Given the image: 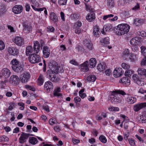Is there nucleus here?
Wrapping results in <instances>:
<instances>
[{"label": "nucleus", "mask_w": 146, "mask_h": 146, "mask_svg": "<svg viewBox=\"0 0 146 146\" xmlns=\"http://www.w3.org/2000/svg\"><path fill=\"white\" fill-rule=\"evenodd\" d=\"M130 26L127 24H121L117 27L114 28V33L119 35H124L127 33L129 31Z\"/></svg>", "instance_id": "1"}, {"label": "nucleus", "mask_w": 146, "mask_h": 146, "mask_svg": "<svg viewBox=\"0 0 146 146\" xmlns=\"http://www.w3.org/2000/svg\"><path fill=\"white\" fill-rule=\"evenodd\" d=\"M118 94H121L123 95H125V93L123 91L120 90H116L113 91L109 97L110 100L112 102H116L120 103L122 101V98L119 97Z\"/></svg>", "instance_id": "2"}, {"label": "nucleus", "mask_w": 146, "mask_h": 146, "mask_svg": "<svg viewBox=\"0 0 146 146\" xmlns=\"http://www.w3.org/2000/svg\"><path fill=\"white\" fill-rule=\"evenodd\" d=\"M40 44L37 41L34 42L33 52L37 54L39 52L40 49V44L41 47L43 46L44 45V42L42 40H40Z\"/></svg>", "instance_id": "3"}, {"label": "nucleus", "mask_w": 146, "mask_h": 146, "mask_svg": "<svg viewBox=\"0 0 146 146\" xmlns=\"http://www.w3.org/2000/svg\"><path fill=\"white\" fill-rule=\"evenodd\" d=\"M40 57L36 54L34 53L30 55L29 58V62L31 63H36L38 62L40 60Z\"/></svg>", "instance_id": "4"}, {"label": "nucleus", "mask_w": 146, "mask_h": 146, "mask_svg": "<svg viewBox=\"0 0 146 146\" xmlns=\"http://www.w3.org/2000/svg\"><path fill=\"white\" fill-rule=\"evenodd\" d=\"M14 42L19 46H21L23 45L24 43V39L20 36H16L13 40Z\"/></svg>", "instance_id": "5"}, {"label": "nucleus", "mask_w": 146, "mask_h": 146, "mask_svg": "<svg viewBox=\"0 0 146 146\" xmlns=\"http://www.w3.org/2000/svg\"><path fill=\"white\" fill-rule=\"evenodd\" d=\"M7 51L10 54L13 56H17L19 54L18 49L15 47H8Z\"/></svg>", "instance_id": "6"}, {"label": "nucleus", "mask_w": 146, "mask_h": 146, "mask_svg": "<svg viewBox=\"0 0 146 146\" xmlns=\"http://www.w3.org/2000/svg\"><path fill=\"white\" fill-rule=\"evenodd\" d=\"M30 76V74L29 73H24L20 76L21 80L23 83H26L28 81Z\"/></svg>", "instance_id": "7"}, {"label": "nucleus", "mask_w": 146, "mask_h": 146, "mask_svg": "<svg viewBox=\"0 0 146 146\" xmlns=\"http://www.w3.org/2000/svg\"><path fill=\"white\" fill-rule=\"evenodd\" d=\"M58 64L55 61H51L48 63L49 68L53 71H54V72H57L58 70Z\"/></svg>", "instance_id": "8"}, {"label": "nucleus", "mask_w": 146, "mask_h": 146, "mask_svg": "<svg viewBox=\"0 0 146 146\" xmlns=\"http://www.w3.org/2000/svg\"><path fill=\"white\" fill-rule=\"evenodd\" d=\"M29 135L27 133L22 132L19 139V142L21 143H23L26 142L29 137Z\"/></svg>", "instance_id": "9"}, {"label": "nucleus", "mask_w": 146, "mask_h": 146, "mask_svg": "<svg viewBox=\"0 0 146 146\" xmlns=\"http://www.w3.org/2000/svg\"><path fill=\"white\" fill-rule=\"evenodd\" d=\"M124 96L125 101L129 104H132L134 103L136 101V99L135 98L129 95H125Z\"/></svg>", "instance_id": "10"}, {"label": "nucleus", "mask_w": 146, "mask_h": 146, "mask_svg": "<svg viewBox=\"0 0 146 146\" xmlns=\"http://www.w3.org/2000/svg\"><path fill=\"white\" fill-rule=\"evenodd\" d=\"M23 7L21 5L15 6L12 9V11L15 14L20 13L22 11Z\"/></svg>", "instance_id": "11"}, {"label": "nucleus", "mask_w": 146, "mask_h": 146, "mask_svg": "<svg viewBox=\"0 0 146 146\" xmlns=\"http://www.w3.org/2000/svg\"><path fill=\"white\" fill-rule=\"evenodd\" d=\"M146 107V102H143L134 105L133 108L135 111H138L143 108Z\"/></svg>", "instance_id": "12"}, {"label": "nucleus", "mask_w": 146, "mask_h": 146, "mask_svg": "<svg viewBox=\"0 0 146 146\" xmlns=\"http://www.w3.org/2000/svg\"><path fill=\"white\" fill-rule=\"evenodd\" d=\"M122 69L120 68H115L114 70L113 74L114 76L116 78H118L121 76L124 73V71L122 70Z\"/></svg>", "instance_id": "13"}, {"label": "nucleus", "mask_w": 146, "mask_h": 146, "mask_svg": "<svg viewBox=\"0 0 146 146\" xmlns=\"http://www.w3.org/2000/svg\"><path fill=\"white\" fill-rule=\"evenodd\" d=\"M30 23L27 21H25L23 23L24 30L26 33H29L32 30V27Z\"/></svg>", "instance_id": "14"}, {"label": "nucleus", "mask_w": 146, "mask_h": 146, "mask_svg": "<svg viewBox=\"0 0 146 146\" xmlns=\"http://www.w3.org/2000/svg\"><path fill=\"white\" fill-rule=\"evenodd\" d=\"M44 87L45 90L49 91L53 88L52 83L50 81H47L45 83Z\"/></svg>", "instance_id": "15"}, {"label": "nucleus", "mask_w": 146, "mask_h": 146, "mask_svg": "<svg viewBox=\"0 0 146 146\" xmlns=\"http://www.w3.org/2000/svg\"><path fill=\"white\" fill-rule=\"evenodd\" d=\"M43 56L45 58L49 57L50 54V50L48 47L46 46H44L43 48Z\"/></svg>", "instance_id": "16"}, {"label": "nucleus", "mask_w": 146, "mask_h": 146, "mask_svg": "<svg viewBox=\"0 0 146 146\" xmlns=\"http://www.w3.org/2000/svg\"><path fill=\"white\" fill-rule=\"evenodd\" d=\"M1 73L6 78L9 77L11 74L10 71L7 68H4L3 69L1 72Z\"/></svg>", "instance_id": "17"}, {"label": "nucleus", "mask_w": 146, "mask_h": 146, "mask_svg": "<svg viewBox=\"0 0 146 146\" xmlns=\"http://www.w3.org/2000/svg\"><path fill=\"white\" fill-rule=\"evenodd\" d=\"M88 61H86L81 65L80 68L82 71L85 72L88 71L89 68L88 66Z\"/></svg>", "instance_id": "18"}, {"label": "nucleus", "mask_w": 146, "mask_h": 146, "mask_svg": "<svg viewBox=\"0 0 146 146\" xmlns=\"http://www.w3.org/2000/svg\"><path fill=\"white\" fill-rule=\"evenodd\" d=\"M119 82L122 83L123 85L128 86L130 84V80L127 77H123L119 81Z\"/></svg>", "instance_id": "19"}, {"label": "nucleus", "mask_w": 146, "mask_h": 146, "mask_svg": "<svg viewBox=\"0 0 146 146\" xmlns=\"http://www.w3.org/2000/svg\"><path fill=\"white\" fill-rule=\"evenodd\" d=\"M11 80L12 81L13 83L14 84L17 85L19 84V79L18 77L16 75L12 76L10 78Z\"/></svg>", "instance_id": "20"}, {"label": "nucleus", "mask_w": 146, "mask_h": 146, "mask_svg": "<svg viewBox=\"0 0 146 146\" xmlns=\"http://www.w3.org/2000/svg\"><path fill=\"white\" fill-rule=\"evenodd\" d=\"M12 69L14 71L17 72H20L23 70V68L21 64L16 66H13Z\"/></svg>", "instance_id": "21"}, {"label": "nucleus", "mask_w": 146, "mask_h": 146, "mask_svg": "<svg viewBox=\"0 0 146 146\" xmlns=\"http://www.w3.org/2000/svg\"><path fill=\"white\" fill-rule=\"evenodd\" d=\"M50 18L51 20L54 22H56L58 21V17L54 13H51L50 14Z\"/></svg>", "instance_id": "22"}, {"label": "nucleus", "mask_w": 146, "mask_h": 146, "mask_svg": "<svg viewBox=\"0 0 146 146\" xmlns=\"http://www.w3.org/2000/svg\"><path fill=\"white\" fill-rule=\"evenodd\" d=\"M95 18V14L93 13L89 14L86 16V19L89 22H91L94 20Z\"/></svg>", "instance_id": "23"}, {"label": "nucleus", "mask_w": 146, "mask_h": 146, "mask_svg": "<svg viewBox=\"0 0 146 146\" xmlns=\"http://www.w3.org/2000/svg\"><path fill=\"white\" fill-rule=\"evenodd\" d=\"M131 44L132 45H136L139 44V40L138 37L132 38L130 41Z\"/></svg>", "instance_id": "24"}, {"label": "nucleus", "mask_w": 146, "mask_h": 146, "mask_svg": "<svg viewBox=\"0 0 146 146\" xmlns=\"http://www.w3.org/2000/svg\"><path fill=\"white\" fill-rule=\"evenodd\" d=\"M100 29L98 27L96 26L94 27L93 31V34L96 37H98L99 36V34L100 33L99 31Z\"/></svg>", "instance_id": "25"}, {"label": "nucleus", "mask_w": 146, "mask_h": 146, "mask_svg": "<svg viewBox=\"0 0 146 146\" xmlns=\"http://www.w3.org/2000/svg\"><path fill=\"white\" fill-rule=\"evenodd\" d=\"M133 80L138 85H140L141 79L139 78L137 74H133L132 77Z\"/></svg>", "instance_id": "26"}, {"label": "nucleus", "mask_w": 146, "mask_h": 146, "mask_svg": "<svg viewBox=\"0 0 146 146\" xmlns=\"http://www.w3.org/2000/svg\"><path fill=\"white\" fill-rule=\"evenodd\" d=\"M89 64L91 68L94 67L96 65V61L95 58H91L89 61Z\"/></svg>", "instance_id": "27"}, {"label": "nucleus", "mask_w": 146, "mask_h": 146, "mask_svg": "<svg viewBox=\"0 0 146 146\" xmlns=\"http://www.w3.org/2000/svg\"><path fill=\"white\" fill-rule=\"evenodd\" d=\"M106 67V65L104 63H100L98 65L97 69L99 71L101 72L104 70Z\"/></svg>", "instance_id": "28"}, {"label": "nucleus", "mask_w": 146, "mask_h": 146, "mask_svg": "<svg viewBox=\"0 0 146 146\" xmlns=\"http://www.w3.org/2000/svg\"><path fill=\"white\" fill-rule=\"evenodd\" d=\"M29 142L33 145L36 144L38 142L37 139L34 137H30L29 138Z\"/></svg>", "instance_id": "29"}, {"label": "nucleus", "mask_w": 146, "mask_h": 146, "mask_svg": "<svg viewBox=\"0 0 146 146\" xmlns=\"http://www.w3.org/2000/svg\"><path fill=\"white\" fill-rule=\"evenodd\" d=\"M52 73H50L49 75L50 79V80L53 82H56L59 80V79L57 77H56L55 74L52 75Z\"/></svg>", "instance_id": "30"}, {"label": "nucleus", "mask_w": 146, "mask_h": 146, "mask_svg": "<svg viewBox=\"0 0 146 146\" xmlns=\"http://www.w3.org/2000/svg\"><path fill=\"white\" fill-rule=\"evenodd\" d=\"M60 92V88H57L54 91L53 94L54 96L59 97L62 96V94L59 93Z\"/></svg>", "instance_id": "31"}, {"label": "nucleus", "mask_w": 146, "mask_h": 146, "mask_svg": "<svg viewBox=\"0 0 146 146\" xmlns=\"http://www.w3.org/2000/svg\"><path fill=\"white\" fill-rule=\"evenodd\" d=\"M44 78L43 76L40 74L37 80V84L38 86H40L42 85L44 82Z\"/></svg>", "instance_id": "32"}, {"label": "nucleus", "mask_w": 146, "mask_h": 146, "mask_svg": "<svg viewBox=\"0 0 146 146\" xmlns=\"http://www.w3.org/2000/svg\"><path fill=\"white\" fill-rule=\"evenodd\" d=\"M137 72L139 74L141 75H144L145 76L146 74V69L143 68H139L137 70Z\"/></svg>", "instance_id": "33"}, {"label": "nucleus", "mask_w": 146, "mask_h": 146, "mask_svg": "<svg viewBox=\"0 0 146 146\" xmlns=\"http://www.w3.org/2000/svg\"><path fill=\"white\" fill-rule=\"evenodd\" d=\"M84 44L89 49L91 50L92 48V45L90 42L86 40L84 42Z\"/></svg>", "instance_id": "34"}, {"label": "nucleus", "mask_w": 146, "mask_h": 146, "mask_svg": "<svg viewBox=\"0 0 146 146\" xmlns=\"http://www.w3.org/2000/svg\"><path fill=\"white\" fill-rule=\"evenodd\" d=\"M144 23V20L143 19H137L134 20V23L137 25L138 26L143 24Z\"/></svg>", "instance_id": "35"}, {"label": "nucleus", "mask_w": 146, "mask_h": 146, "mask_svg": "<svg viewBox=\"0 0 146 146\" xmlns=\"http://www.w3.org/2000/svg\"><path fill=\"white\" fill-rule=\"evenodd\" d=\"M87 79L88 81L94 82L96 80V77L95 75H92L88 76Z\"/></svg>", "instance_id": "36"}, {"label": "nucleus", "mask_w": 146, "mask_h": 146, "mask_svg": "<svg viewBox=\"0 0 146 146\" xmlns=\"http://www.w3.org/2000/svg\"><path fill=\"white\" fill-rule=\"evenodd\" d=\"M11 64H12V68H13V66H16L20 64H19V62L16 59H13L11 61Z\"/></svg>", "instance_id": "37"}, {"label": "nucleus", "mask_w": 146, "mask_h": 146, "mask_svg": "<svg viewBox=\"0 0 146 146\" xmlns=\"http://www.w3.org/2000/svg\"><path fill=\"white\" fill-rule=\"evenodd\" d=\"M129 59L132 62H134L137 59V57L136 54H131L129 57Z\"/></svg>", "instance_id": "38"}, {"label": "nucleus", "mask_w": 146, "mask_h": 146, "mask_svg": "<svg viewBox=\"0 0 146 146\" xmlns=\"http://www.w3.org/2000/svg\"><path fill=\"white\" fill-rule=\"evenodd\" d=\"M110 39L109 37H107L104 38L101 41V43L104 44H108L110 43Z\"/></svg>", "instance_id": "39"}, {"label": "nucleus", "mask_w": 146, "mask_h": 146, "mask_svg": "<svg viewBox=\"0 0 146 146\" xmlns=\"http://www.w3.org/2000/svg\"><path fill=\"white\" fill-rule=\"evenodd\" d=\"M33 50L32 47L31 46H27L26 48V54L27 56L29 55L32 52Z\"/></svg>", "instance_id": "40"}, {"label": "nucleus", "mask_w": 146, "mask_h": 146, "mask_svg": "<svg viewBox=\"0 0 146 146\" xmlns=\"http://www.w3.org/2000/svg\"><path fill=\"white\" fill-rule=\"evenodd\" d=\"M133 72V71H132L130 70H127L125 72V75L126 76L130 77Z\"/></svg>", "instance_id": "41"}, {"label": "nucleus", "mask_w": 146, "mask_h": 146, "mask_svg": "<svg viewBox=\"0 0 146 146\" xmlns=\"http://www.w3.org/2000/svg\"><path fill=\"white\" fill-rule=\"evenodd\" d=\"M5 13V8L4 6L3 5H1L0 6V16L3 15Z\"/></svg>", "instance_id": "42"}, {"label": "nucleus", "mask_w": 146, "mask_h": 146, "mask_svg": "<svg viewBox=\"0 0 146 146\" xmlns=\"http://www.w3.org/2000/svg\"><path fill=\"white\" fill-rule=\"evenodd\" d=\"M99 139L102 143H106L107 141V140L105 136L101 135L99 137Z\"/></svg>", "instance_id": "43"}, {"label": "nucleus", "mask_w": 146, "mask_h": 146, "mask_svg": "<svg viewBox=\"0 0 146 146\" xmlns=\"http://www.w3.org/2000/svg\"><path fill=\"white\" fill-rule=\"evenodd\" d=\"M9 140V139L5 135L0 137V142L8 141Z\"/></svg>", "instance_id": "44"}, {"label": "nucleus", "mask_w": 146, "mask_h": 146, "mask_svg": "<svg viewBox=\"0 0 146 146\" xmlns=\"http://www.w3.org/2000/svg\"><path fill=\"white\" fill-rule=\"evenodd\" d=\"M141 52L142 54L146 57V47L143 46L141 47Z\"/></svg>", "instance_id": "45"}, {"label": "nucleus", "mask_w": 146, "mask_h": 146, "mask_svg": "<svg viewBox=\"0 0 146 146\" xmlns=\"http://www.w3.org/2000/svg\"><path fill=\"white\" fill-rule=\"evenodd\" d=\"M118 5L119 6H123L125 4V0H119L118 1Z\"/></svg>", "instance_id": "46"}, {"label": "nucleus", "mask_w": 146, "mask_h": 146, "mask_svg": "<svg viewBox=\"0 0 146 146\" xmlns=\"http://www.w3.org/2000/svg\"><path fill=\"white\" fill-rule=\"evenodd\" d=\"M107 5L110 7H113L114 6V3L112 0H108Z\"/></svg>", "instance_id": "47"}, {"label": "nucleus", "mask_w": 146, "mask_h": 146, "mask_svg": "<svg viewBox=\"0 0 146 146\" xmlns=\"http://www.w3.org/2000/svg\"><path fill=\"white\" fill-rule=\"evenodd\" d=\"M109 28H108L107 26L105 25L104 27L103 30L101 31V32L102 34L105 35L106 34L105 33V31H109Z\"/></svg>", "instance_id": "48"}, {"label": "nucleus", "mask_w": 146, "mask_h": 146, "mask_svg": "<svg viewBox=\"0 0 146 146\" xmlns=\"http://www.w3.org/2000/svg\"><path fill=\"white\" fill-rule=\"evenodd\" d=\"M67 0H58L59 4L61 5H65L66 4Z\"/></svg>", "instance_id": "49"}, {"label": "nucleus", "mask_w": 146, "mask_h": 146, "mask_svg": "<svg viewBox=\"0 0 146 146\" xmlns=\"http://www.w3.org/2000/svg\"><path fill=\"white\" fill-rule=\"evenodd\" d=\"M122 67L125 69H127L128 70L130 68V66L125 63H122L121 64Z\"/></svg>", "instance_id": "50"}, {"label": "nucleus", "mask_w": 146, "mask_h": 146, "mask_svg": "<svg viewBox=\"0 0 146 146\" xmlns=\"http://www.w3.org/2000/svg\"><path fill=\"white\" fill-rule=\"evenodd\" d=\"M82 26V23L80 21H77L76 22L74 25L75 28H78L81 27Z\"/></svg>", "instance_id": "51"}, {"label": "nucleus", "mask_w": 146, "mask_h": 146, "mask_svg": "<svg viewBox=\"0 0 146 146\" xmlns=\"http://www.w3.org/2000/svg\"><path fill=\"white\" fill-rule=\"evenodd\" d=\"M47 31L49 32H53L54 31V28L52 26H48L47 28Z\"/></svg>", "instance_id": "52"}, {"label": "nucleus", "mask_w": 146, "mask_h": 146, "mask_svg": "<svg viewBox=\"0 0 146 146\" xmlns=\"http://www.w3.org/2000/svg\"><path fill=\"white\" fill-rule=\"evenodd\" d=\"M5 47V45L4 42L0 40V50L3 49Z\"/></svg>", "instance_id": "53"}, {"label": "nucleus", "mask_w": 146, "mask_h": 146, "mask_svg": "<svg viewBox=\"0 0 146 146\" xmlns=\"http://www.w3.org/2000/svg\"><path fill=\"white\" fill-rule=\"evenodd\" d=\"M72 18L74 20H77L79 18L78 14H74L71 15Z\"/></svg>", "instance_id": "54"}, {"label": "nucleus", "mask_w": 146, "mask_h": 146, "mask_svg": "<svg viewBox=\"0 0 146 146\" xmlns=\"http://www.w3.org/2000/svg\"><path fill=\"white\" fill-rule=\"evenodd\" d=\"M129 141L131 145L132 146H134L135 145V142L134 140L133 139H129Z\"/></svg>", "instance_id": "55"}, {"label": "nucleus", "mask_w": 146, "mask_h": 146, "mask_svg": "<svg viewBox=\"0 0 146 146\" xmlns=\"http://www.w3.org/2000/svg\"><path fill=\"white\" fill-rule=\"evenodd\" d=\"M140 8V6L139 4H137L136 5L132 8L133 10L135 11L139 10Z\"/></svg>", "instance_id": "56"}, {"label": "nucleus", "mask_w": 146, "mask_h": 146, "mask_svg": "<svg viewBox=\"0 0 146 146\" xmlns=\"http://www.w3.org/2000/svg\"><path fill=\"white\" fill-rule=\"evenodd\" d=\"M129 51L128 49H126L123 52V54L124 56H127L129 53Z\"/></svg>", "instance_id": "57"}, {"label": "nucleus", "mask_w": 146, "mask_h": 146, "mask_svg": "<svg viewBox=\"0 0 146 146\" xmlns=\"http://www.w3.org/2000/svg\"><path fill=\"white\" fill-rule=\"evenodd\" d=\"M43 108L46 111L49 112V109L48 106V105L45 104L43 106Z\"/></svg>", "instance_id": "58"}, {"label": "nucleus", "mask_w": 146, "mask_h": 146, "mask_svg": "<svg viewBox=\"0 0 146 146\" xmlns=\"http://www.w3.org/2000/svg\"><path fill=\"white\" fill-rule=\"evenodd\" d=\"M26 88L33 91H34L35 90V89L33 87L30 86L29 85H27L26 86Z\"/></svg>", "instance_id": "59"}, {"label": "nucleus", "mask_w": 146, "mask_h": 146, "mask_svg": "<svg viewBox=\"0 0 146 146\" xmlns=\"http://www.w3.org/2000/svg\"><path fill=\"white\" fill-rule=\"evenodd\" d=\"M129 132H127L125 133L124 134V139L125 140H127L129 136Z\"/></svg>", "instance_id": "60"}, {"label": "nucleus", "mask_w": 146, "mask_h": 146, "mask_svg": "<svg viewBox=\"0 0 146 146\" xmlns=\"http://www.w3.org/2000/svg\"><path fill=\"white\" fill-rule=\"evenodd\" d=\"M139 35L143 37L146 36V33L144 31H141V32H139Z\"/></svg>", "instance_id": "61"}, {"label": "nucleus", "mask_w": 146, "mask_h": 146, "mask_svg": "<svg viewBox=\"0 0 146 146\" xmlns=\"http://www.w3.org/2000/svg\"><path fill=\"white\" fill-rule=\"evenodd\" d=\"M81 100V98L78 97H76L74 99V101L75 103H77L78 102H80Z\"/></svg>", "instance_id": "62"}, {"label": "nucleus", "mask_w": 146, "mask_h": 146, "mask_svg": "<svg viewBox=\"0 0 146 146\" xmlns=\"http://www.w3.org/2000/svg\"><path fill=\"white\" fill-rule=\"evenodd\" d=\"M75 32L76 34H79L81 32V30L79 28H75Z\"/></svg>", "instance_id": "63"}, {"label": "nucleus", "mask_w": 146, "mask_h": 146, "mask_svg": "<svg viewBox=\"0 0 146 146\" xmlns=\"http://www.w3.org/2000/svg\"><path fill=\"white\" fill-rule=\"evenodd\" d=\"M141 65H145L146 64V57H145V58L143 59L141 62Z\"/></svg>", "instance_id": "64"}]
</instances>
